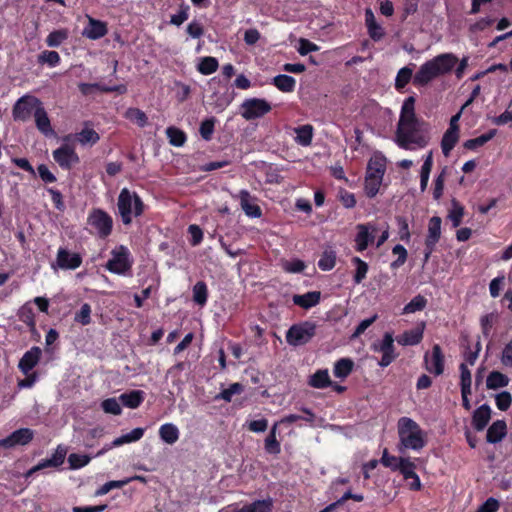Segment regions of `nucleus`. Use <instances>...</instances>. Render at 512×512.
Here are the masks:
<instances>
[{
	"instance_id": "f257e3e1",
	"label": "nucleus",
	"mask_w": 512,
	"mask_h": 512,
	"mask_svg": "<svg viewBox=\"0 0 512 512\" xmlns=\"http://www.w3.org/2000/svg\"><path fill=\"white\" fill-rule=\"evenodd\" d=\"M458 58L452 53H443L423 63L413 77L416 86H425L439 76L452 71Z\"/></svg>"
},
{
	"instance_id": "f03ea898",
	"label": "nucleus",
	"mask_w": 512,
	"mask_h": 512,
	"mask_svg": "<svg viewBox=\"0 0 512 512\" xmlns=\"http://www.w3.org/2000/svg\"><path fill=\"white\" fill-rule=\"evenodd\" d=\"M397 433V450L400 453L406 450L418 452L427 444L426 432L412 418L401 417L397 422Z\"/></svg>"
},
{
	"instance_id": "7ed1b4c3",
	"label": "nucleus",
	"mask_w": 512,
	"mask_h": 512,
	"mask_svg": "<svg viewBox=\"0 0 512 512\" xmlns=\"http://www.w3.org/2000/svg\"><path fill=\"white\" fill-rule=\"evenodd\" d=\"M428 126L423 121H417L407 126L397 127L395 142L406 150H416L428 144Z\"/></svg>"
},
{
	"instance_id": "20e7f679",
	"label": "nucleus",
	"mask_w": 512,
	"mask_h": 512,
	"mask_svg": "<svg viewBox=\"0 0 512 512\" xmlns=\"http://www.w3.org/2000/svg\"><path fill=\"white\" fill-rule=\"evenodd\" d=\"M117 210L122 223L130 225L134 218L143 214L144 203L136 192L123 188L118 195Z\"/></svg>"
},
{
	"instance_id": "39448f33",
	"label": "nucleus",
	"mask_w": 512,
	"mask_h": 512,
	"mask_svg": "<svg viewBox=\"0 0 512 512\" xmlns=\"http://www.w3.org/2000/svg\"><path fill=\"white\" fill-rule=\"evenodd\" d=\"M87 223L100 238H106L112 232L113 219L102 209H93L88 215Z\"/></svg>"
},
{
	"instance_id": "423d86ee",
	"label": "nucleus",
	"mask_w": 512,
	"mask_h": 512,
	"mask_svg": "<svg viewBox=\"0 0 512 512\" xmlns=\"http://www.w3.org/2000/svg\"><path fill=\"white\" fill-rule=\"evenodd\" d=\"M271 104L262 98H248L240 106L241 116L247 120H255L263 117L271 111Z\"/></svg>"
},
{
	"instance_id": "0eeeda50",
	"label": "nucleus",
	"mask_w": 512,
	"mask_h": 512,
	"mask_svg": "<svg viewBox=\"0 0 512 512\" xmlns=\"http://www.w3.org/2000/svg\"><path fill=\"white\" fill-rule=\"evenodd\" d=\"M316 325L311 322H303L293 325L286 334L287 342L292 346L304 345L315 335Z\"/></svg>"
},
{
	"instance_id": "6e6552de",
	"label": "nucleus",
	"mask_w": 512,
	"mask_h": 512,
	"mask_svg": "<svg viewBox=\"0 0 512 512\" xmlns=\"http://www.w3.org/2000/svg\"><path fill=\"white\" fill-rule=\"evenodd\" d=\"M131 265L130 252L121 245L112 250L111 259L107 262L106 268L112 273L123 275L130 270Z\"/></svg>"
},
{
	"instance_id": "1a4fd4ad",
	"label": "nucleus",
	"mask_w": 512,
	"mask_h": 512,
	"mask_svg": "<svg viewBox=\"0 0 512 512\" xmlns=\"http://www.w3.org/2000/svg\"><path fill=\"white\" fill-rule=\"evenodd\" d=\"M41 101L32 95H24L13 106L12 115L15 121L25 122L35 113Z\"/></svg>"
},
{
	"instance_id": "9d476101",
	"label": "nucleus",
	"mask_w": 512,
	"mask_h": 512,
	"mask_svg": "<svg viewBox=\"0 0 512 512\" xmlns=\"http://www.w3.org/2000/svg\"><path fill=\"white\" fill-rule=\"evenodd\" d=\"M371 349L374 352L382 354L381 360L378 363L381 367L389 366L397 357L394 347V338L389 332L384 334L382 340L374 342L371 345Z\"/></svg>"
},
{
	"instance_id": "9b49d317",
	"label": "nucleus",
	"mask_w": 512,
	"mask_h": 512,
	"mask_svg": "<svg viewBox=\"0 0 512 512\" xmlns=\"http://www.w3.org/2000/svg\"><path fill=\"white\" fill-rule=\"evenodd\" d=\"M356 236H355V249L358 252H363L369 246V244L373 243L375 240V235L379 231L378 226L373 223H365L358 224L356 226Z\"/></svg>"
},
{
	"instance_id": "f8f14e48",
	"label": "nucleus",
	"mask_w": 512,
	"mask_h": 512,
	"mask_svg": "<svg viewBox=\"0 0 512 512\" xmlns=\"http://www.w3.org/2000/svg\"><path fill=\"white\" fill-rule=\"evenodd\" d=\"M34 438L33 430L29 428H20L11 433L6 438L0 440V448L12 449L17 446L27 445Z\"/></svg>"
},
{
	"instance_id": "ddd939ff",
	"label": "nucleus",
	"mask_w": 512,
	"mask_h": 512,
	"mask_svg": "<svg viewBox=\"0 0 512 512\" xmlns=\"http://www.w3.org/2000/svg\"><path fill=\"white\" fill-rule=\"evenodd\" d=\"M53 158L63 169H70L79 162V157L74 148L69 145H62L53 151Z\"/></svg>"
},
{
	"instance_id": "4468645a",
	"label": "nucleus",
	"mask_w": 512,
	"mask_h": 512,
	"mask_svg": "<svg viewBox=\"0 0 512 512\" xmlns=\"http://www.w3.org/2000/svg\"><path fill=\"white\" fill-rule=\"evenodd\" d=\"M82 264L80 254L71 252L65 248H59L56 257V265L63 270H75Z\"/></svg>"
},
{
	"instance_id": "2eb2a0df",
	"label": "nucleus",
	"mask_w": 512,
	"mask_h": 512,
	"mask_svg": "<svg viewBox=\"0 0 512 512\" xmlns=\"http://www.w3.org/2000/svg\"><path fill=\"white\" fill-rule=\"evenodd\" d=\"M415 469L416 463L411 457H409L407 461L404 462L399 472L403 476V479L407 482V486L410 490L419 491L422 487V483L419 476L415 472Z\"/></svg>"
},
{
	"instance_id": "dca6fc26",
	"label": "nucleus",
	"mask_w": 512,
	"mask_h": 512,
	"mask_svg": "<svg viewBox=\"0 0 512 512\" xmlns=\"http://www.w3.org/2000/svg\"><path fill=\"white\" fill-rule=\"evenodd\" d=\"M425 367L428 372L441 375L444 371V356L439 345H434L431 354L425 355Z\"/></svg>"
},
{
	"instance_id": "f3484780",
	"label": "nucleus",
	"mask_w": 512,
	"mask_h": 512,
	"mask_svg": "<svg viewBox=\"0 0 512 512\" xmlns=\"http://www.w3.org/2000/svg\"><path fill=\"white\" fill-rule=\"evenodd\" d=\"M235 198L239 200L242 210L248 217L259 218L261 216V209L255 197L251 196L247 190H241Z\"/></svg>"
},
{
	"instance_id": "a211bd4d",
	"label": "nucleus",
	"mask_w": 512,
	"mask_h": 512,
	"mask_svg": "<svg viewBox=\"0 0 512 512\" xmlns=\"http://www.w3.org/2000/svg\"><path fill=\"white\" fill-rule=\"evenodd\" d=\"M415 97L406 98L402 104L397 127L407 126L417 121H421L415 113Z\"/></svg>"
},
{
	"instance_id": "6ab92c4d",
	"label": "nucleus",
	"mask_w": 512,
	"mask_h": 512,
	"mask_svg": "<svg viewBox=\"0 0 512 512\" xmlns=\"http://www.w3.org/2000/svg\"><path fill=\"white\" fill-rule=\"evenodd\" d=\"M145 429L138 427L130 431L129 433L123 434L120 437L113 440V442L106 447H104L100 452H98V456L104 454L106 451L114 448L119 447L124 444H129L133 442H137L140 440L144 435Z\"/></svg>"
},
{
	"instance_id": "aec40b11",
	"label": "nucleus",
	"mask_w": 512,
	"mask_h": 512,
	"mask_svg": "<svg viewBox=\"0 0 512 512\" xmlns=\"http://www.w3.org/2000/svg\"><path fill=\"white\" fill-rule=\"evenodd\" d=\"M87 18L88 24L82 32L83 36L91 40H97L107 34L108 28L105 22L96 20L90 16H87Z\"/></svg>"
},
{
	"instance_id": "412c9836",
	"label": "nucleus",
	"mask_w": 512,
	"mask_h": 512,
	"mask_svg": "<svg viewBox=\"0 0 512 512\" xmlns=\"http://www.w3.org/2000/svg\"><path fill=\"white\" fill-rule=\"evenodd\" d=\"M41 356V349L33 347L27 351L19 361V368L24 374H28L38 363Z\"/></svg>"
},
{
	"instance_id": "4be33fe9",
	"label": "nucleus",
	"mask_w": 512,
	"mask_h": 512,
	"mask_svg": "<svg viewBox=\"0 0 512 512\" xmlns=\"http://www.w3.org/2000/svg\"><path fill=\"white\" fill-rule=\"evenodd\" d=\"M386 171V159L379 154L373 155L367 165L366 176L383 179Z\"/></svg>"
},
{
	"instance_id": "5701e85b",
	"label": "nucleus",
	"mask_w": 512,
	"mask_h": 512,
	"mask_svg": "<svg viewBox=\"0 0 512 512\" xmlns=\"http://www.w3.org/2000/svg\"><path fill=\"white\" fill-rule=\"evenodd\" d=\"M34 119L37 129L44 135L50 136L53 135L54 131L52 129L50 119L48 114L41 103L37 110L34 113Z\"/></svg>"
},
{
	"instance_id": "b1692460",
	"label": "nucleus",
	"mask_w": 512,
	"mask_h": 512,
	"mask_svg": "<svg viewBox=\"0 0 512 512\" xmlns=\"http://www.w3.org/2000/svg\"><path fill=\"white\" fill-rule=\"evenodd\" d=\"M65 455H66V449L59 446L56 450V453L50 459L44 460V461L40 462L39 464H37L36 466H34L33 468H31L27 472V476H30L34 472L39 471L46 467H57V466L61 465L64 462Z\"/></svg>"
},
{
	"instance_id": "393cba45",
	"label": "nucleus",
	"mask_w": 512,
	"mask_h": 512,
	"mask_svg": "<svg viewBox=\"0 0 512 512\" xmlns=\"http://www.w3.org/2000/svg\"><path fill=\"white\" fill-rule=\"evenodd\" d=\"M424 327L425 324L422 322L417 328L405 331L398 337L397 342L402 346H412L420 343L423 338Z\"/></svg>"
},
{
	"instance_id": "a878e982",
	"label": "nucleus",
	"mask_w": 512,
	"mask_h": 512,
	"mask_svg": "<svg viewBox=\"0 0 512 512\" xmlns=\"http://www.w3.org/2000/svg\"><path fill=\"white\" fill-rule=\"evenodd\" d=\"M491 418V408L487 404L478 407L473 414V426L476 430H483Z\"/></svg>"
},
{
	"instance_id": "bb28decb",
	"label": "nucleus",
	"mask_w": 512,
	"mask_h": 512,
	"mask_svg": "<svg viewBox=\"0 0 512 512\" xmlns=\"http://www.w3.org/2000/svg\"><path fill=\"white\" fill-rule=\"evenodd\" d=\"M179 436L180 431L173 423H165L159 428V437L166 444H175L178 441Z\"/></svg>"
},
{
	"instance_id": "cd10ccee",
	"label": "nucleus",
	"mask_w": 512,
	"mask_h": 512,
	"mask_svg": "<svg viewBox=\"0 0 512 512\" xmlns=\"http://www.w3.org/2000/svg\"><path fill=\"white\" fill-rule=\"evenodd\" d=\"M294 140L297 144L307 147L312 143L314 129L310 124L302 125L294 128Z\"/></svg>"
},
{
	"instance_id": "c85d7f7f",
	"label": "nucleus",
	"mask_w": 512,
	"mask_h": 512,
	"mask_svg": "<svg viewBox=\"0 0 512 512\" xmlns=\"http://www.w3.org/2000/svg\"><path fill=\"white\" fill-rule=\"evenodd\" d=\"M320 297L321 293L319 291H311L302 295H294L293 302L304 309H309L319 303Z\"/></svg>"
},
{
	"instance_id": "c756f323",
	"label": "nucleus",
	"mask_w": 512,
	"mask_h": 512,
	"mask_svg": "<svg viewBox=\"0 0 512 512\" xmlns=\"http://www.w3.org/2000/svg\"><path fill=\"white\" fill-rule=\"evenodd\" d=\"M507 426L505 421H495L487 430V441L489 443L500 442L506 435Z\"/></svg>"
},
{
	"instance_id": "7c9ffc66",
	"label": "nucleus",
	"mask_w": 512,
	"mask_h": 512,
	"mask_svg": "<svg viewBox=\"0 0 512 512\" xmlns=\"http://www.w3.org/2000/svg\"><path fill=\"white\" fill-rule=\"evenodd\" d=\"M510 379L500 371H492L486 378V387L489 390H497L508 386Z\"/></svg>"
},
{
	"instance_id": "2f4dec72",
	"label": "nucleus",
	"mask_w": 512,
	"mask_h": 512,
	"mask_svg": "<svg viewBox=\"0 0 512 512\" xmlns=\"http://www.w3.org/2000/svg\"><path fill=\"white\" fill-rule=\"evenodd\" d=\"M119 400L124 406L130 409H135L143 402L144 392L140 390H133L128 393H123L120 395Z\"/></svg>"
},
{
	"instance_id": "473e14b6",
	"label": "nucleus",
	"mask_w": 512,
	"mask_h": 512,
	"mask_svg": "<svg viewBox=\"0 0 512 512\" xmlns=\"http://www.w3.org/2000/svg\"><path fill=\"white\" fill-rule=\"evenodd\" d=\"M336 258V251L331 246H328L321 254V257L318 261V267L322 271H330L336 265Z\"/></svg>"
},
{
	"instance_id": "72a5a7b5",
	"label": "nucleus",
	"mask_w": 512,
	"mask_h": 512,
	"mask_svg": "<svg viewBox=\"0 0 512 512\" xmlns=\"http://www.w3.org/2000/svg\"><path fill=\"white\" fill-rule=\"evenodd\" d=\"M408 458L409 457H404V456L396 457V456L390 455L388 453V450L384 449L383 453H382V457L380 459V463L383 466L391 469L392 471H399L400 468L403 466L404 462H406Z\"/></svg>"
},
{
	"instance_id": "f704fd0d",
	"label": "nucleus",
	"mask_w": 512,
	"mask_h": 512,
	"mask_svg": "<svg viewBox=\"0 0 512 512\" xmlns=\"http://www.w3.org/2000/svg\"><path fill=\"white\" fill-rule=\"evenodd\" d=\"M441 235V218L434 216L428 224V235L425 244L435 245Z\"/></svg>"
},
{
	"instance_id": "c9c22d12",
	"label": "nucleus",
	"mask_w": 512,
	"mask_h": 512,
	"mask_svg": "<svg viewBox=\"0 0 512 512\" xmlns=\"http://www.w3.org/2000/svg\"><path fill=\"white\" fill-rule=\"evenodd\" d=\"M308 383L310 386L317 389H323L328 387L331 384L328 370H318L317 372L310 376Z\"/></svg>"
},
{
	"instance_id": "e433bc0d",
	"label": "nucleus",
	"mask_w": 512,
	"mask_h": 512,
	"mask_svg": "<svg viewBox=\"0 0 512 512\" xmlns=\"http://www.w3.org/2000/svg\"><path fill=\"white\" fill-rule=\"evenodd\" d=\"M219 63L215 57L206 56L199 59L197 70L202 75H210L217 71Z\"/></svg>"
},
{
	"instance_id": "4c0bfd02",
	"label": "nucleus",
	"mask_w": 512,
	"mask_h": 512,
	"mask_svg": "<svg viewBox=\"0 0 512 512\" xmlns=\"http://www.w3.org/2000/svg\"><path fill=\"white\" fill-rule=\"evenodd\" d=\"M353 366L354 362L349 358L338 360L333 368L334 376L341 379L346 378L351 373Z\"/></svg>"
},
{
	"instance_id": "58836bf2",
	"label": "nucleus",
	"mask_w": 512,
	"mask_h": 512,
	"mask_svg": "<svg viewBox=\"0 0 512 512\" xmlns=\"http://www.w3.org/2000/svg\"><path fill=\"white\" fill-rule=\"evenodd\" d=\"M273 84L282 92H292L295 88L296 81L293 77L280 74L273 78Z\"/></svg>"
},
{
	"instance_id": "ea45409f",
	"label": "nucleus",
	"mask_w": 512,
	"mask_h": 512,
	"mask_svg": "<svg viewBox=\"0 0 512 512\" xmlns=\"http://www.w3.org/2000/svg\"><path fill=\"white\" fill-rule=\"evenodd\" d=\"M459 139V132L447 130L441 141L442 152L448 156Z\"/></svg>"
},
{
	"instance_id": "a19ab883",
	"label": "nucleus",
	"mask_w": 512,
	"mask_h": 512,
	"mask_svg": "<svg viewBox=\"0 0 512 512\" xmlns=\"http://www.w3.org/2000/svg\"><path fill=\"white\" fill-rule=\"evenodd\" d=\"M351 262L355 265L354 282L360 284L367 276L369 269L368 264L356 256L351 259Z\"/></svg>"
},
{
	"instance_id": "79ce46f5",
	"label": "nucleus",
	"mask_w": 512,
	"mask_h": 512,
	"mask_svg": "<svg viewBox=\"0 0 512 512\" xmlns=\"http://www.w3.org/2000/svg\"><path fill=\"white\" fill-rule=\"evenodd\" d=\"M77 139L83 146H92L99 140V135L94 129L86 127L78 133Z\"/></svg>"
},
{
	"instance_id": "37998d69",
	"label": "nucleus",
	"mask_w": 512,
	"mask_h": 512,
	"mask_svg": "<svg viewBox=\"0 0 512 512\" xmlns=\"http://www.w3.org/2000/svg\"><path fill=\"white\" fill-rule=\"evenodd\" d=\"M208 289L207 285L199 281L193 287V300L200 306H204L207 302Z\"/></svg>"
},
{
	"instance_id": "c03bdc74",
	"label": "nucleus",
	"mask_w": 512,
	"mask_h": 512,
	"mask_svg": "<svg viewBox=\"0 0 512 512\" xmlns=\"http://www.w3.org/2000/svg\"><path fill=\"white\" fill-rule=\"evenodd\" d=\"M166 135L169 139V143L176 147H181L186 141L185 133L176 127H168L166 129Z\"/></svg>"
},
{
	"instance_id": "a18cd8bd",
	"label": "nucleus",
	"mask_w": 512,
	"mask_h": 512,
	"mask_svg": "<svg viewBox=\"0 0 512 512\" xmlns=\"http://www.w3.org/2000/svg\"><path fill=\"white\" fill-rule=\"evenodd\" d=\"M496 135V130H490L488 133L482 134L479 137L469 139L464 143V147L470 150H474L477 147L483 146L485 143L490 141Z\"/></svg>"
},
{
	"instance_id": "49530a36",
	"label": "nucleus",
	"mask_w": 512,
	"mask_h": 512,
	"mask_svg": "<svg viewBox=\"0 0 512 512\" xmlns=\"http://www.w3.org/2000/svg\"><path fill=\"white\" fill-rule=\"evenodd\" d=\"M413 76V70L410 67H403L401 68L395 79V87L397 90H402L412 79Z\"/></svg>"
},
{
	"instance_id": "de8ad7c7",
	"label": "nucleus",
	"mask_w": 512,
	"mask_h": 512,
	"mask_svg": "<svg viewBox=\"0 0 512 512\" xmlns=\"http://www.w3.org/2000/svg\"><path fill=\"white\" fill-rule=\"evenodd\" d=\"M272 502L270 500L255 501L235 512H271Z\"/></svg>"
},
{
	"instance_id": "09e8293b",
	"label": "nucleus",
	"mask_w": 512,
	"mask_h": 512,
	"mask_svg": "<svg viewBox=\"0 0 512 512\" xmlns=\"http://www.w3.org/2000/svg\"><path fill=\"white\" fill-rule=\"evenodd\" d=\"M427 300L421 296H415L408 304L403 308V314H412L417 311H421L426 307Z\"/></svg>"
},
{
	"instance_id": "8fccbe9b",
	"label": "nucleus",
	"mask_w": 512,
	"mask_h": 512,
	"mask_svg": "<svg viewBox=\"0 0 512 512\" xmlns=\"http://www.w3.org/2000/svg\"><path fill=\"white\" fill-rule=\"evenodd\" d=\"M125 117L128 120H130L132 122H135L140 127L145 126L146 123H147V116H146V114L143 111H141L140 109H138V108H129V109H127V111L125 112Z\"/></svg>"
},
{
	"instance_id": "3c124183",
	"label": "nucleus",
	"mask_w": 512,
	"mask_h": 512,
	"mask_svg": "<svg viewBox=\"0 0 512 512\" xmlns=\"http://www.w3.org/2000/svg\"><path fill=\"white\" fill-rule=\"evenodd\" d=\"M382 180L383 179L377 177H365V193L368 197L372 198L377 195L381 187Z\"/></svg>"
},
{
	"instance_id": "603ef678",
	"label": "nucleus",
	"mask_w": 512,
	"mask_h": 512,
	"mask_svg": "<svg viewBox=\"0 0 512 512\" xmlns=\"http://www.w3.org/2000/svg\"><path fill=\"white\" fill-rule=\"evenodd\" d=\"M68 38L67 30H55L51 32L47 38L46 43L49 47H58Z\"/></svg>"
},
{
	"instance_id": "864d4df0",
	"label": "nucleus",
	"mask_w": 512,
	"mask_h": 512,
	"mask_svg": "<svg viewBox=\"0 0 512 512\" xmlns=\"http://www.w3.org/2000/svg\"><path fill=\"white\" fill-rule=\"evenodd\" d=\"M38 62L48 64L50 67H56L60 63V55L56 51L46 50L39 54Z\"/></svg>"
},
{
	"instance_id": "5fc2aeb1",
	"label": "nucleus",
	"mask_w": 512,
	"mask_h": 512,
	"mask_svg": "<svg viewBox=\"0 0 512 512\" xmlns=\"http://www.w3.org/2000/svg\"><path fill=\"white\" fill-rule=\"evenodd\" d=\"M91 458L86 454L72 453L68 456L71 469H80L90 462Z\"/></svg>"
},
{
	"instance_id": "6e6d98bb",
	"label": "nucleus",
	"mask_w": 512,
	"mask_h": 512,
	"mask_svg": "<svg viewBox=\"0 0 512 512\" xmlns=\"http://www.w3.org/2000/svg\"><path fill=\"white\" fill-rule=\"evenodd\" d=\"M119 401L120 400L116 398H108L102 401L101 407L103 411L107 414L120 415L122 412V408Z\"/></svg>"
},
{
	"instance_id": "4d7b16f0",
	"label": "nucleus",
	"mask_w": 512,
	"mask_h": 512,
	"mask_svg": "<svg viewBox=\"0 0 512 512\" xmlns=\"http://www.w3.org/2000/svg\"><path fill=\"white\" fill-rule=\"evenodd\" d=\"M282 268L288 273H300L305 268V263L300 259H291L282 261Z\"/></svg>"
},
{
	"instance_id": "13d9d810",
	"label": "nucleus",
	"mask_w": 512,
	"mask_h": 512,
	"mask_svg": "<svg viewBox=\"0 0 512 512\" xmlns=\"http://www.w3.org/2000/svg\"><path fill=\"white\" fill-rule=\"evenodd\" d=\"M74 321L81 325H88L91 322V306L88 303H84L79 312L74 316Z\"/></svg>"
},
{
	"instance_id": "bf43d9fd",
	"label": "nucleus",
	"mask_w": 512,
	"mask_h": 512,
	"mask_svg": "<svg viewBox=\"0 0 512 512\" xmlns=\"http://www.w3.org/2000/svg\"><path fill=\"white\" fill-rule=\"evenodd\" d=\"M265 449L270 454L280 452V444L276 439V425L272 428L269 436L265 440Z\"/></svg>"
},
{
	"instance_id": "052dcab7",
	"label": "nucleus",
	"mask_w": 512,
	"mask_h": 512,
	"mask_svg": "<svg viewBox=\"0 0 512 512\" xmlns=\"http://www.w3.org/2000/svg\"><path fill=\"white\" fill-rule=\"evenodd\" d=\"M495 403L499 410L506 411L512 403V396L508 391H502L495 396Z\"/></svg>"
},
{
	"instance_id": "680f3d73",
	"label": "nucleus",
	"mask_w": 512,
	"mask_h": 512,
	"mask_svg": "<svg viewBox=\"0 0 512 512\" xmlns=\"http://www.w3.org/2000/svg\"><path fill=\"white\" fill-rule=\"evenodd\" d=\"M215 118L211 117L202 121L200 125V134L204 140H210L214 132Z\"/></svg>"
},
{
	"instance_id": "e2e57ef3",
	"label": "nucleus",
	"mask_w": 512,
	"mask_h": 512,
	"mask_svg": "<svg viewBox=\"0 0 512 512\" xmlns=\"http://www.w3.org/2000/svg\"><path fill=\"white\" fill-rule=\"evenodd\" d=\"M129 483V480H114L109 481L102 485L96 492V495L101 496L107 494L112 489L121 488Z\"/></svg>"
},
{
	"instance_id": "0e129e2a",
	"label": "nucleus",
	"mask_w": 512,
	"mask_h": 512,
	"mask_svg": "<svg viewBox=\"0 0 512 512\" xmlns=\"http://www.w3.org/2000/svg\"><path fill=\"white\" fill-rule=\"evenodd\" d=\"M392 252L397 255V259L391 264L393 268L402 266L407 259V250L404 246L397 244L393 247Z\"/></svg>"
},
{
	"instance_id": "69168bd1",
	"label": "nucleus",
	"mask_w": 512,
	"mask_h": 512,
	"mask_svg": "<svg viewBox=\"0 0 512 512\" xmlns=\"http://www.w3.org/2000/svg\"><path fill=\"white\" fill-rule=\"evenodd\" d=\"M460 385L461 389H471L472 385V378H471V372L467 366L466 363H461L460 365Z\"/></svg>"
},
{
	"instance_id": "338daca9",
	"label": "nucleus",
	"mask_w": 512,
	"mask_h": 512,
	"mask_svg": "<svg viewBox=\"0 0 512 512\" xmlns=\"http://www.w3.org/2000/svg\"><path fill=\"white\" fill-rule=\"evenodd\" d=\"M464 214V209L458 203H453V207L449 212V219L454 227H458L461 223Z\"/></svg>"
},
{
	"instance_id": "774afa93",
	"label": "nucleus",
	"mask_w": 512,
	"mask_h": 512,
	"mask_svg": "<svg viewBox=\"0 0 512 512\" xmlns=\"http://www.w3.org/2000/svg\"><path fill=\"white\" fill-rule=\"evenodd\" d=\"M500 360L504 366L512 368V339L504 346Z\"/></svg>"
}]
</instances>
